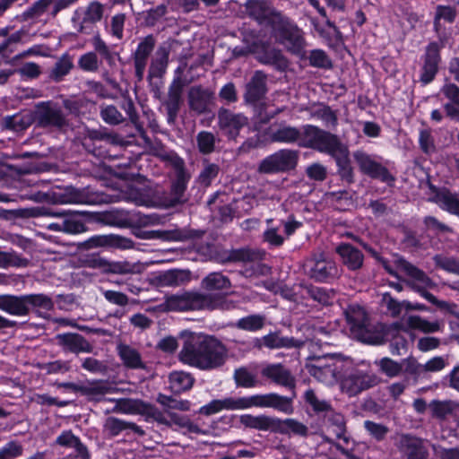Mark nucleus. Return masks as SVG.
Listing matches in <instances>:
<instances>
[{"label": "nucleus", "mask_w": 459, "mask_h": 459, "mask_svg": "<svg viewBox=\"0 0 459 459\" xmlns=\"http://www.w3.org/2000/svg\"><path fill=\"white\" fill-rule=\"evenodd\" d=\"M178 359L185 365L203 371L223 367L229 358L226 345L213 335L186 332Z\"/></svg>", "instance_id": "1"}, {"label": "nucleus", "mask_w": 459, "mask_h": 459, "mask_svg": "<svg viewBox=\"0 0 459 459\" xmlns=\"http://www.w3.org/2000/svg\"><path fill=\"white\" fill-rule=\"evenodd\" d=\"M253 407L273 408L286 414H291L293 412L292 398L282 396L276 393L212 400L208 404L201 407L200 412L202 414L211 415L222 410L238 411L247 410Z\"/></svg>", "instance_id": "2"}, {"label": "nucleus", "mask_w": 459, "mask_h": 459, "mask_svg": "<svg viewBox=\"0 0 459 459\" xmlns=\"http://www.w3.org/2000/svg\"><path fill=\"white\" fill-rule=\"evenodd\" d=\"M165 306L170 311L230 310L235 307V302L219 294L186 291L168 297Z\"/></svg>", "instance_id": "3"}, {"label": "nucleus", "mask_w": 459, "mask_h": 459, "mask_svg": "<svg viewBox=\"0 0 459 459\" xmlns=\"http://www.w3.org/2000/svg\"><path fill=\"white\" fill-rule=\"evenodd\" d=\"M394 264L400 272L403 273L408 277L406 283L409 287L420 293V296L431 304L441 309L454 313V310L456 308L455 304L438 300L432 293L427 290L428 289L434 288L436 284L425 272L400 256L395 258Z\"/></svg>", "instance_id": "4"}, {"label": "nucleus", "mask_w": 459, "mask_h": 459, "mask_svg": "<svg viewBox=\"0 0 459 459\" xmlns=\"http://www.w3.org/2000/svg\"><path fill=\"white\" fill-rule=\"evenodd\" d=\"M52 299L43 293L25 295H0V310L15 316H27L30 311L52 310Z\"/></svg>", "instance_id": "5"}, {"label": "nucleus", "mask_w": 459, "mask_h": 459, "mask_svg": "<svg viewBox=\"0 0 459 459\" xmlns=\"http://www.w3.org/2000/svg\"><path fill=\"white\" fill-rule=\"evenodd\" d=\"M347 324L352 336L365 343L379 345L384 342V335L376 331L368 323L364 309L357 305L350 306L345 310Z\"/></svg>", "instance_id": "6"}, {"label": "nucleus", "mask_w": 459, "mask_h": 459, "mask_svg": "<svg viewBox=\"0 0 459 459\" xmlns=\"http://www.w3.org/2000/svg\"><path fill=\"white\" fill-rule=\"evenodd\" d=\"M304 274L316 282H331L341 276L335 261L323 252L313 253L302 264Z\"/></svg>", "instance_id": "7"}, {"label": "nucleus", "mask_w": 459, "mask_h": 459, "mask_svg": "<svg viewBox=\"0 0 459 459\" xmlns=\"http://www.w3.org/2000/svg\"><path fill=\"white\" fill-rule=\"evenodd\" d=\"M277 19V24L274 25L273 29L276 39L283 45L289 52L303 57L305 56L306 48L303 31L285 15Z\"/></svg>", "instance_id": "8"}, {"label": "nucleus", "mask_w": 459, "mask_h": 459, "mask_svg": "<svg viewBox=\"0 0 459 459\" xmlns=\"http://www.w3.org/2000/svg\"><path fill=\"white\" fill-rule=\"evenodd\" d=\"M91 44L94 51L86 52L78 59L77 64L81 70L88 73H96L101 65V60L99 59L98 54L100 55L110 67L116 65V59L119 55L110 49L99 33L94 35Z\"/></svg>", "instance_id": "9"}, {"label": "nucleus", "mask_w": 459, "mask_h": 459, "mask_svg": "<svg viewBox=\"0 0 459 459\" xmlns=\"http://www.w3.org/2000/svg\"><path fill=\"white\" fill-rule=\"evenodd\" d=\"M298 162V152L281 149L265 157L258 165L257 171L261 174H275L294 169Z\"/></svg>", "instance_id": "10"}, {"label": "nucleus", "mask_w": 459, "mask_h": 459, "mask_svg": "<svg viewBox=\"0 0 459 459\" xmlns=\"http://www.w3.org/2000/svg\"><path fill=\"white\" fill-rule=\"evenodd\" d=\"M168 160L175 170L176 180L171 186V197L166 202L167 206H175L178 204H182L186 201L184 198L187 184L190 180V174L186 169L184 160L175 153L168 155Z\"/></svg>", "instance_id": "11"}, {"label": "nucleus", "mask_w": 459, "mask_h": 459, "mask_svg": "<svg viewBox=\"0 0 459 459\" xmlns=\"http://www.w3.org/2000/svg\"><path fill=\"white\" fill-rule=\"evenodd\" d=\"M381 378L375 373L354 370L341 381V389L349 396H355L380 384Z\"/></svg>", "instance_id": "12"}, {"label": "nucleus", "mask_w": 459, "mask_h": 459, "mask_svg": "<svg viewBox=\"0 0 459 459\" xmlns=\"http://www.w3.org/2000/svg\"><path fill=\"white\" fill-rule=\"evenodd\" d=\"M239 421L245 428L261 430H266L274 427H279L281 430H305L303 425L292 419H288L281 422L277 419L264 415L252 416L250 414H245L240 416Z\"/></svg>", "instance_id": "13"}, {"label": "nucleus", "mask_w": 459, "mask_h": 459, "mask_svg": "<svg viewBox=\"0 0 459 459\" xmlns=\"http://www.w3.org/2000/svg\"><path fill=\"white\" fill-rule=\"evenodd\" d=\"M353 158L363 174L387 184H391L394 181V178L390 174L388 169L366 152L361 150L356 151L353 153Z\"/></svg>", "instance_id": "14"}, {"label": "nucleus", "mask_w": 459, "mask_h": 459, "mask_svg": "<svg viewBox=\"0 0 459 459\" xmlns=\"http://www.w3.org/2000/svg\"><path fill=\"white\" fill-rule=\"evenodd\" d=\"M248 125V118L242 113L221 108L218 110V126L230 140H236L239 131Z\"/></svg>", "instance_id": "15"}, {"label": "nucleus", "mask_w": 459, "mask_h": 459, "mask_svg": "<svg viewBox=\"0 0 459 459\" xmlns=\"http://www.w3.org/2000/svg\"><path fill=\"white\" fill-rule=\"evenodd\" d=\"M34 121L39 127L60 128L66 125L61 108L51 102H42L36 107Z\"/></svg>", "instance_id": "16"}, {"label": "nucleus", "mask_w": 459, "mask_h": 459, "mask_svg": "<svg viewBox=\"0 0 459 459\" xmlns=\"http://www.w3.org/2000/svg\"><path fill=\"white\" fill-rule=\"evenodd\" d=\"M246 11L249 17L257 21L260 24L271 25L273 29L277 24V18H281L283 14L264 0H248L246 4Z\"/></svg>", "instance_id": "17"}, {"label": "nucleus", "mask_w": 459, "mask_h": 459, "mask_svg": "<svg viewBox=\"0 0 459 459\" xmlns=\"http://www.w3.org/2000/svg\"><path fill=\"white\" fill-rule=\"evenodd\" d=\"M104 13V5L99 1H91L84 10L83 17L80 19L76 12L72 19L74 27L82 34H90L92 26L100 22Z\"/></svg>", "instance_id": "18"}, {"label": "nucleus", "mask_w": 459, "mask_h": 459, "mask_svg": "<svg viewBox=\"0 0 459 459\" xmlns=\"http://www.w3.org/2000/svg\"><path fill=\"white\" fill-rule=\"evenodd\" d=\"M310 376L326 385L333 384L336 378V363L332 358H317L306 365Z\"/></svg>", "instance_id": "19"}, {"label": "nucleus", "mask_w": 459, "mask_h": 459, "mask_svg": "<svg viewBox=\"0 0 459 459\" xmlns=\"http://www.w3.org/2000/svg\"><path fill=\"white\" fill-rule=\"evenodd\" d=\"M440 49L441 46L437 42H431L426 47L425 53L422 56L423 65L420 77L423 84H428L432 82L437 73L438 64L440 62Z\"/></svg>", "instance_id": "20"}, {"label": "nucleus", "mask_w": 459, "mask_h": 459, "mask_svg": "<svg viewBox=\"0 0 459 459\" xmlns=\"http://www.w3.org/2000/svg\"><path fill=\"white\" fill-rule=\"evenodd\" d=\"M95 199L85 189L68 186L61 192H51L52 204H92Z\"/></svg>", "instance_id": "21"}, {"label": "nucleus", "mask_w": 459, "mask_h": 459, "mask_svg": "<svg viewBox=\"0 0 459 459\" xmlns=\"http://www.w3.org/2000/svg\"><path fill=\"white\" fill-rule=\"evenodd\" d=\"M261 375L273 383L289 389H293L296 385L295 377L281 363H271L263 366Z\"/></svg>", "instance_id": "22"}, {"label": "nucleus", "mask_w": 459, "mask_h": 459, "mask_svg": "<svg viewBox=\"0 0 459 459\" xmlns=\"http://www.w3.org/2000/svg\"><path fill=\"white\" fill-rule=\"evenodd\" d=\"M213 99V91L201 85L192 86L188 90L187 100L189 108L198 115L209 111Z\"/></svg>", "instance_id": "23"}, {"label": "nucleus", "mask_w": 459, "mask_h": 459, "mask_svg": "<svg viewBox=\"0 0 459 459\" xmlns=\"http://www.w3.org/2000/svg\"><path fill=\"white\" fill-rule=\"evenodd\" d=\"M255 57L261 64L271 65L278 71H284L289 65L280 49L264 43L256 42Z\"/></svg>", "instance_id": "24"}, {"label": "nucleus", "mask_w": 459, "mask_h": 459, "mask_svg": "<svg viewBox=\"0 0 459 459\" xmlns=\"http://www.w3.org/2000/svg\"><path fill=\"white\" fill-rule=\"evenodd\" d=\"M185 83L181 77L174 78L169 87L168 97L164 102L167 109L168 122L174 123L182 103V94Z\"/></svg>", "instance_id": "25"}, {"label": "nucleus", "mask_w": 459, "mask_h": 459, "mask_svg": "<svg viewBox=\"0 0 459 459\" xmlns=\"http://www.w3.org/2000/svg\"><path fill=\"white\" fill-rule=\"evenodd\" d=\"M155 43L153 36L148 35L139 42L134 53V72L139 82L143 79L147 60L155 47Z\"/></svg>", "instance_id": "26"}, {"label": "nucleus", "mask_w": 459, "mask_h": 459, "mask_svg": "<svg viewBox=\"0 0 459 459\" xmlns=\"http://www.w3.org/2000/svg\"><path fill=\"white\" fill-rule=\"evenodd\" d=\"M48 214V217L62 218L61 227L64 233L76 235L86 231L84 223L74 218V214H84V212H74L71 210L53 211L47 208Z\"/></svg>", "instance_id": "27"}, {"label": "nucleus", "mask_w": 459, "mask_h": 459, "mask_svg": "<svg viewBox=\"0 0 459 459\" xmlns=\"http://www.w3.org/2000/svg\"><path fill=\"white\" fill-rule=\"evenodd\" d=\"M267 76L262 71L255 72L251 80L246 85L244 99L247 103H255L266 93Z\"/></svg>", "instance_id": "28"}, {"label": "nucleus", "mask_w": 459, "mask_h": 459, "mask_svg": "<svg viewBox=\"0 0 459 459\" xmlns=\"http://www.w3.org/2000/svg\"><path fill=\"white\" fill-rule=\"evenodd\" d=\"M57 344L65 351L73 353L91 352L92 346L82 335L78 333H62L56 336Z\"/></svg>", "instance_id": "29"}, {"label": "nucleus", "mask_w": 459, "mask_h": 459, "mask_svg": "<svg viewBox=\"0 0 459 459\" xmlns=\"http://www.w3.org/2000/svg\"><path fill=\"white\" fill-rule=\"evenodd\" d=\"M191 273L188 270L174 269L160 273L154 278L157 287H178L188 282Z\"/></svg>", "instance_id": "30"}, {"label": "nucleus", "mask_w": 459, "mask_h": 459, "mask_svg": "<svg viewBox=\"0 0 459 459\" xmlns=\"http://www.w3.org/2000/svg\"><path fill=\"white\" fill-rule=\"evenodd\" d=\"M300 137L301 131L299 128L286 124H280L275 128L272 126L269 132V139L273 143L299 144Z\"/></svg>", "instance_id": "31"}, {"label": "nucleus", "mask_w": 459, "mask_h": 459, "mask_svg": "<svg viewBox=\"0 0 459 459\" xmlns=\"http://www.w3.org/2000/svg\"><path fill=\"white\" fill-rule=\"evenodd\" d=\"M336 253L340 255L342 264L351 271H357L363 265L364 255L351 244H341L336 247Z\"/></svg>", "instance_id": "32"}, {"label": "nucleus", "mask_w": 459, "mask_h": 459, "mask_svg": "<svg viewBox=\"0 0 459 459\" xmlns=\"http://www.w3.org/2000/svg\"><path fill=\"white\" fill-rule=\"evenodd\" d=\"M152 417L158 423L163 424L169 428L178 427L182 429H187V430H198L197 428L193 425V423L186 416L172 412H168L167 414H164L158 410H153L152 411Z\"/></svg>", "instance_id": "33"}, {"label": "nucleus", "mask_w": 459, "mask_h": 459, "mask_svg": "<svg viewBox=\"0 0 459 459\" xmlns=\"http://www.w3.org/2000/svg\"><path fill=\"white\" fill-rule=\"evenodd\" d=\"M429 200L442 210L459 217V196L456 194L443 188L437 191Z\"/></svg>", "instance_id": "34"}, {"label": "nucleus", "mask_w": 459, "mask_h": 459, "mask_svg": "<svg viewBox=\"0 0 459 459\" xmlns=\"http://www.w3.org/2000/svg\"><path fill=\"white\" fill-rule=\"evenodd\" d=\"M429 200L442 210L459 217V196L456 194L443 188L437 191Z\"/></svg>", "instance_id": "35"}, {"label": "nucleus", "mask_w": 459, "mask_h": 459, "mask_svg": "<svg viewBox=\"0 0 459 459\" xmlns=\"http://www.w3.org/2000/svg\"><path fill=\"white\" fill-rule=\"evenodd\" d=\"M346 147L339 137L330 132L322 130L315 150L333 157Z\"/></svg>", "instance_id": "36"}, {"label": "nucleus", "mask_w": 459, "mask_h": 459, "mask_svg": "<svg viewBox=\"0 0 459 459\" xmlns=\"http://www.w3.org/2000/svg\"><path fill=\"white\" fill-rule=\"evenodd\" d=\"M29 38V32L24 28L12 33L0 42V58L3 60L9 59L11 55L16 50V46L20 43H26Z\"/></svg>", "instance_id": "37"}, {"label": "nucleus", "mask_w": 459, "mask_h": 459, "mask_svg": "<svg viewBox=\"0 0 459 459\" xmlns=\"http://www.w3.org/2000/svg\"><path fill=\"white\" fill-rule=\"evenodd\" d=\"M257 341L260 342V344L257 345L259 348L264 345L268 349L301 347L308 342V340L300 341L294 338L282 337L277 333H270Z\"/></svg>", "instance_id": "38"}, {"label": "nucleus", "mask_w": 459, "mask_h": 459, "mask_svg": "<svg viewBox=\"0 0 459 459\" xmlns=\"http://www.w3.org/2000/svg\"><path fill=\"white\" fill-rule=\"evenodd\" d=\"M459 409V403L454 400H432L429 403L430 416L439 420H446Z\"/></svg>", "instance_id": "39"}, {"label": "nucleus", "mask_w": 459, "mask_h": 459, "mask_svg": "<svg viewBox=\"0 0 459 459\" xmlns=\"http://www.w3.org/2000/svg\"><path fill=\"white\" fill-rule=\"evenodd\" d=\"M169 50L166 46H160L152 59L149 67V79L162 77L168 67Z\"/></svg>", "instance_id": "40"}, {"label": "nucleus", "mask_w": 459, "mask_h": 459, "mask_svg": "<svg viewBox=\"0 0 459 459\" xmlns=\"http://www.w3.org/2000/svg\"><path fill=\"white\" fill-rule=\"evenodd\" d=\"M118 356L123 364L129 368L141 369L144 368V363L138 350L135 348L120 343L117 347Z\"/></svg>", "instance_id": "41"}, {"label": "nucleus", "mask_w": 459, "mask_h": 459, "mask_svg": "<svg viewBox=\"0 0 459 459\" xmlns=\"http://www.w3.org/2000/svg\"><path fill=\"white\" fill-rule=\"evenodd\" d=\"M403 322L405 324L407 329L418 330L424 333H432L440 331L442 325L438 321H428L427 319L417 316L411 315L403 318Z\"/></svg>", "instance_id": "42"}, {"label": "nucleus", "mask_w": 459, "mask_h": 459, "mask_svg": "<svg viewBox=\"0 0 459 459\" xmlns=\"http://www.w3.org/2000/svg\"><path fill=\"white\" fill-rule=\"evenodd\" d=\"M231 287L228 276L220 272H212L204 277L201 281V288L206 291H222Z\"/></svg>", "instance_id": "43"}, {"label": "nucleus", "mask_w": 459, "mask_h": 459, "mask_svg": "<svg viewBox=\"0 0 459 459\" xmlns=\"http://www.w3.org/2000/svg\"><path fill=\"white\" fill-rule=\"evenodd\" d=\"M220 138L212 132L202 130L195 135L196 148L202 155H210L216 151Z\"/></svg>", "instance_id": "44"}, {"label": "nucleus", "mask_w": 459, "mask_h": 459, "mask_svg": "<svg viewBox=\"0 0 459 459\" xmlns=\"http://www.w3.org/2000/svg\"><path fill=\"white\" fill-rule=\"evenodd\" d=\"M169 387L177 394L188 391L192 388L195 378L192 374L185 371H173L169 376Z\"/></svg>", "instance_id": "45"}, {"label": "nucleus", "mask_w": 459, "mask_h": 459, "mask_svg": "<svg viewBox=\"0 0 459 459\" xmlns=\"http://www.w3.org/2000/svg\"><path fill=\"white\" fill-rule=\"evenodd\" d=\"M74 67V62L72 56L65 53L63 54L57 61L55 63L54 66L49 71V78L56 82H61L65 76H66Z\"/></svg>", "instance_id": "46"}, {"label": "nucleus", "mask_w": 459, "mask_h": 459, "mask_svg": "<svg viewBox=\"0 0 459 459\" xmlns=\"http://www.w3.org/2000/svg\"><path fill=\"white\" fill-rule=\"evenodd\" d=\"M335 160L338 173L341 178L347 183L351 184L354 180L353 169L351 165L349 158V150L347 146L333 157Z\"/></svg>", "instance_id": "47"}, {"label": "nucleus", "mask_w": 459, "mask_h": 459, "mask_svg": "<svg viewBox=\"0 0 459 459\" xmlns=\"http://www.w3.org/2000/svg\"><path fill=\"white\" fill-rule=\"evenodd\" d=\"M112 393V387L103 381L89 382L82 385V395L93 400H100L103 395Z\"/></svg>", "instance_id": "48"}, {"label": "nucleus", "mask_w": 459, "mask_h": 459, "mask_svg": "<svg viewBox=\"0 0 459 459\" xmlns=\"http://www.w3.org/2000/svg\"><path fill=\"white\" fill-rule=\"evenodd\" d=\"M233 379L236 385L242 388H254L259 384L256 375L246 367L236 368L233 373Z\"/></svg>", "instance_id": "49"}, {"label": "nucleus", "mask_w": 459, "mask_h": 459, "mask_svg": "<svg viewBox=\"0 0 459 459\" xmlns=\"http://www.w3.org/2000/svg\"><path fill=\"white\" fill-rule=\"evenodd\" d=\"M261 259V255L258 252L248 249V248H240V249H232L230 250L226 256L222 259L223 263H231V262H255Z\"/></svg>", "instance_id": "50"}, {"label": "nucleus", "mask_w": 459, "mask_h": 459, "mask_svg": "<svg viewBox=\"0 0 459 459\" xmlns=\"http://www.w3.org/2000/svg\"><path fill=\"white\" fill-rule=\"evenodd\" d=\"M299 129L301 131V137L299 140V146L315 150L323 129L312 125L303 126Z\"/></svg>", "instance_id": "51"}, {"label": "nucleus", "mask_w": 459, "mask_h": 459, "mask_svg": "<svg viewBox=\"0 0 459 459\" xmlns=\"http://www.w3.org/2000/svg\"><path fill=\"white\" fill-rule=\"evenodd\" d=\"M127 221L133 227L143 228L160 225L162 222V218L156 213L143 214L141 212H134L129 214Z\"/></svg>", "instance_id": "52"}, {"label": "nucleus", "mask_w": 459, "mask_h": 459, "mask_svg": "<svg viewBox=\"0 0 459 459\" xmlns=\"http://www.w3.org/2000/svg\"><path fill=\"white\" fill-rule=\"evenodd\" d=\"M57 443L63 446L74 448L76 455L81 456L82 459H89L86 447L72 434V432H64L58 437Z\"/></svg>", "instance_id": "53"}, {"label": "nucleus", "mask_w": 459, "mask_h": 459, "mask_svg": "<svg viewBox=\"0 0 459 459\" xmlns=\"http://www.w3.org/2000/svg\"><path fill=\"white\" fill-rule=\"evenodd\" d=\"M265 317L262 315H250L240 318L236 323V327L249 332H255L262 329L264 325Z\"/></svg>", "instance_id": "54"}, {"label": "nucleus", "mask_w": 459, "mask_h": 459, "mask_svg": "<svg viewBox=\"0 0 459 459\" xmlns=\"http://www.w3.org/2000/svg\"><path fill=\"white\" fill-rule=\"evenodd\" d=\"M102 120L111 126H117L125 122L122 113L114 105H101L100 111Z\"/></svg>", "instance_id": "55"}, {"label": "nucleus", "mask_w": 459, "mask_h": 459, "mask_svg": "<svg viewBox=\"0 0 459 459\" xmlns=\"http://www.w3.org/2000/svg\"><path fill=\"white\" fill-rule=\"evenodd\" d=\"M220 172V167L215 163H211L207 160H204V168L201 170L197 182L203 186H209L217 178Z\"/></svg>", "instance_id": "56"}, {"label": "nucleus", "mask_w": 459, "mask_h": 459, "mask_svg": "<svg viewBox=\"0 0 459 459\" xmlns=\"http://www.w3.org/2000/svg\"><path fill=\"white\" fill-rule=\"evenodd\" d=\"M379 370L388 377H398L403 372V362L400 363L388 357L376 361Z\"/></svg>", "instance_id": "57"}, {"label": "nucleus", "mask_w": 459, "mask_h": 459, "mask_svg": "<svg viewBox=\"0 0 459 459\" xmlns=\"http://www.w3.org/2000/svg\"><path fill=\"white\" fill-rule=\"evenodd\" d=\"M53 0H38L33 3L24 13L25 20H33L39 18L48 10H51Z\"/></svg>", "instance_id": "58"}, {"label": "nucleus", "mask_w": 459, "mask_h": 459, "mask_svg": "<svg viewBox=\"0 0 459 459\" xmlns=\"http://www.w3.org/2000/svg\"><path fill=\"white\" fill-rule=\"evenodd\" d=\"M437 267L456 275H459V259L454 256L436 255L433 257Z\"/></svg>", "instance_id": "59"}, {"label": "nucleus", "mask_w": 459, "mask_h": 459, "mask_svg": "<svg viewBox=\"0 0 459 459\" xmlns=\"http://www.w3.org/2000/svg\"><path fill=\"white\" fill-rule=\"evenodd\" d=\"M28 264L29 261L26 258L22 257L15 252L0 251V267H25Z\"/></svg>", "instance_id": "60"}, {"label": "nucleus", "mask_w": 459, "mask_h": 459, "mask_svg": "<svg viewBox=\"0 0 459 459\" xmlns=\"http://www.w3.org/2000/svg\"><path fill=\"white\" fill-rule=\"evenodd\" d=\"M157 402L167 409L188 411L190 409V402L187 400H178L173 396H168L160 394Z\"/></svg>", "instance_id": "61"}, {"label": "nucleus", "mask_w": 459, "mask_h": 459, "mask_svg": "<svg viewBox=\"0 0 459 459\" xmlns=\"http://www.w3.org/2000/svg\"><path fill=\"white\" fill-rule=\"evenodd\" d=\"M311 117L322 120L326 126H335L337 123L336 115L333 110L325 105H319L311 110Z\"/></svg>", "instance_id": "62"}, {"label": "nucleus", "mask_w": 459, "mask_h": 459, "mask_svg": "<svg viewBox=\"0 0 459 459\" xmlns=\"http://www.w3.org/2000/svg\"><path fill=\"white\" fill-rule=\"evenodd\" d=\"M305 400L315 411H326L327 413L331 410L330 404L325 400H320L313 390H307L305 393Z\"/></svg>", "instance_id": "63"}, {"label": "nucleus", "mask_w": 459, "mask_h": 459, "mask_svg": "<svg viewBox=\"0 0 459 459\" xmlns=\"http://www.w3.org/2000/svg\"><path fill=\"white\" fill-rule=\"evenodd\" d=\"M308 58L310 65L314 67L329 68L332 66L330 58L325 52L321 49L312 50Z\"/></svg>", "instance_id": "64"}]
</instances>
